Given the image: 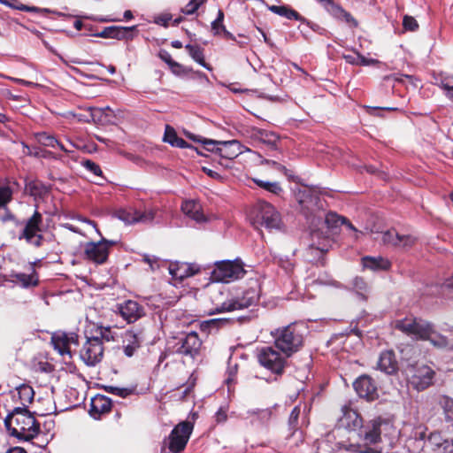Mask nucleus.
Returning <instances> with one entry per match:
<instances>
[{
	"label": "nucleus",
	"instance_id": "f257e3e1",
	"mask_svg": "<svg viewBox=\"0 0 453 453\" xmlns=\"http://www.w3.org/2000/svg\"><path fill=\"white\" fill-rule=\"evenodd\" d=\"M342 412V415L339 419L340 425L349 431H359V435L370 443L378 442L380 440L382 430L391 425L389 421L377 417L364 426L359 413L349 406H343Z\"/></svg>",
	"mask_w": 453,
	"mask_h": 453
},
{
	"label": "nucleus",
	"instance_id": "f03ea898",
	"mask_svg": "<svg viewBox=\"0 0 453 453\" xmlns=\"http://www.w3.org/2000/svg\"><path fill=\"white\" fill-rule=\"evenodd\" d=\"M395 327L412 339L427 340L437 348L452 346V339L437 333L429 322L421 319L409 317L398 319L395 322Z\"/></svg>",
	"mask_w": 453,
	"mask_h": 453
},
{
	"label": "nucleus",
	"instance_id": "7ed1b4c3",
	"mask_svg": "<svg viewBox=\"0 0 453 453\" xmlns=\"http://www.w3.org/2000/svg\"><path fill=\"white\" fill-rule=\"evenodd\" d=\"M4 425L11 435L31 441L39 434L40 426L27 408L16 407L4 418Z\"/></svg>",
	"mask_w": 453,
	"mask_h": 453
},
{
	"label": "nucleus",
	"instance_id": "20e7f679",
	"mask_svg": "<svg viewBox=\"0 0 453 453\" xmlns=\"http://www.w3.org/2000/svg\"><path fill=\"white\" fill-rule=\"evenodd\" d=\"M250 219L256 227L264 226L268 230H280L282 220L280 212L271 203L259 201L252 208Z\"/></svg>",
	"mask_w": 453,
	"mask_h": 453
},
{
	"label": "nucleus",
	"instance_id": "39448f33",
	"mask_svg": "<svg viewBox=\"0 0 453 453\" xmlns=\"http://www.w3.org/2000/svg\"><path fill=\"white\" fill-rule=\"evenodd\" d=\"M275 348L290 357L303 345V334L296 324L277 329L273 334Z\"/></svg>",
	"mask_w": 453,
	"mask_h": 453
},
{
	"label": "nucleus",
	"instance_id": "423d86ee",
	"mask_svg": "<svg viewBox=\"0 0 453 453\" xmlns=\"http://www.w3.org/2000/svg\"><path fill=\"white\" fill-rule=\"evenodd\" d=\"M426 427L418 426L413 432L411 439L418 443V448H426L434 453H453V441L444 439L438 432L431 433L426 439Z\"/></svg>",
	"mask_w": 453,
	"mask_h": 453
},
{
	"label": "nucleus",
	"instance_id": "0eeeda50",
	"mask_svg": "<svg viewBox=\"0 0 453 453\" xmlns=\"http://www.w3.org/2000/svg\"><path fill=\"white\" fill-rule=\"evenodd\" d=\"M21 231L18 235L19 241L24 240L27 244L35 248H40L45 242L44 236L42 234L43 223L42 215L35 210L34 214L24 222Z\"/></svg>",
	"mask_w": 453,
	"mask_h": 453
},
{
	"label": "nucleus",
	"instance_id": "6e6552de",
	"mask_svg": "<svg viewBox=\"0 0 453 453\" xmlns=\"http://www.w3.org/2000/svg\"><path fill=\"white\" fill-rule=\"evenodd\" d=\"M257 361L261 366L274 374H281L287 365V358L283 352H280L275 347L265 346L257 349Z\"/></svg>",
	"mask_w": 453,
	"mask_h": 453
},
{
	"label": "nucleus",
	"instance_id": "1a4fd4ad",
	"mask_svg": "<svg viewBox=\"0 0 453 453\" xmlns=\"http://www.w3.org/2000/svg\"><path fill=\"white\" fill-rule=\"evenodd\" d=\"M246 273L241 260H222L215 263L211 278L217 282H230L242 278Z\"/></svg>",
	"mask_w": 453,
	"mask_h": 453
},
{
	"label": "nucleus",
	"instance_id": "9d476101",
	"mask_svg": "<svg viewBox=\"0 0 453 453\" xmlns=\"http://www.w3.org/2000/svg\"><path fill=\"white\" fill-rule=\"evenodd\" d=\"M409 384L416 390L422 391L433 384L434 371L428 365L416 364L405 370Z\"/></svg>",
	"mask_w": 453,
	"mask_h": 453
},
{
	"label": "nucleus",
	"instance_id": "9b49d317",
	"mask_svg": "<svg viewBox=\"0 0 453 453\" xmlns=\"http://www.w3.org/2000/svg\"><path fill=\"white\" fill-rule=\"evenodd\" d=\"M257 301V292L253 288H250L245 290L242 296L231 297L230 299L223 302L220 305L217 306L211 314L243 310L255 304Z\"/></svg>",
	"mask_w": 453,
	"mask_h": 453
},
{
	"label": "nucleus",
	"instance_id": "f8f14e48",
	"mask_svg": "<svg viewBox=\"0 0 453 453\" xmlns=\"http://www.w3.org/2000/svg\"><path fill=\"white\" fill-rule=\"evenodd\" d=\"M149 326V324L139 325L125 331L123 334V350L127 357H133L137 349L141 348L142 343L147 339Z\"/></svg>",
	"mask_w": 453,
	"mask_h": 453
},
{
	"label": "nucleus",
	"instance_id": "ddd939ff",
	"mask_svg": "<svg viewBox=\"0 0 453 453\" xmlns=\"http://www.w3.org/2000/svg\"><path fill=\"white\" fill-rule=\"evenodd\" d=\"M117 243V241H110L104 237L99 242H87L84 246L85 257L95 264L103 265L108 259L110 248Z\"/></svg>",
	"mask_w": 453,
	"mask_h": 453
},
{
	"label": "nucleus",
	"instance_id": "4468645a",
	"mask_svg": "<svg viewBox=\"0 0 453 453\" xmlns=\"http://www.w3.org/2000/svg\"><path fill=\"white\" fill-rule=\"evenodd\" d=\"M116 314L127 324H134L146 316V308L135 300H125L115 306Z\"/></svg>",
	"mask_w": 453,
	"mask_h": 453
},
{
	"label": "nucleus",
	"instance_id": "2eb2a0df",
	"mask_svg": "<svg viewBox=\"0 0 453 453\" xmlns=\"http://www.w3.org/2000/svg\"><path fill=\"white\" fill-rule=\"evenodd\" d=\"M81 358L88 366H95L101 362L104 347L99 336L88 337L80 352Z\"/></svg>",
	"mask_w": 453,
	"mask_h": 453
},
{
	"label": "nucleus",
	"instance_id": "dca6fc26",
	"mask_svg": "<svg viewBox=\"0 0 453 453\" xmlns=\"http://www.w3.org/2000/svg\"><path fill=\"white\" fill-rule=\"evenodd\" d=\"M193 426L186 421L177 425L168 437V448L173 453L180 452L186 446L191 434Z\"/></svg>",
	"mask_w": 453,
	"mask_h": 453
},
{
	"label": "nucleus",
	"instance_id": "f3484780",
	"mask_svg": "<svg viewBox=\"0 0 453 453\" xmlns=\"http://www.w3.org/2000/svg\"><path fill=\"white\" fill-rule=\"evenodd\" d=\"M353 388L359 397L369 402L379 398L376 382L368 375L359 376L353 383Z\"/></svg>",
	"mask_w": 453,
	"mask_h": 453
},
{
	"label": "nucleus",
	"instance_id": "a211bd4d",
	"mask_svg": "<svg viewBox=\"0 0 453 453\" xmlns=\"http://www.w3.org/2000/svg\"><path fill=\"white\" fill-rule=\"evenodd\" d=\"M201 346L202 341L198 334L192 331L180 340L176 352L180 355L195 358L199 354Z\"/></svg>",
	"mask_w": 453,
	"mask_h": 453
},
{
	"label": "nucleus",
	"instance_id": "6ab92c4d",
	"mask_svg": "<svg viewBox=\"0 0 453 453\" xmlns=\"http://www.w3.org/2000/svg\"><path fill=\"white\" fill-rule=\"evenodd\" d=\"M276 405L265 409H250L242 416V419L246 420L252 426H266L273 415Z\"/></svg>",
	"mask_w": 453,
	"mask_h": 453
},
{
	"label": "nucleus",
	"instance_id": "aec40b11",
	"mask_svg": "<svg viewBox=\"0 0 453 453\" xmlns=\"http://www.w3.org/2000/svg\"><path fill=\"white\" fill-rule=\"evenodd\" d=\"M116 217L126 224L134 223H148L154 219V212L152 211H139L133 209L119 210L115 213Z\"/></svg>",
	"mask_w": 453,
	"mask_h": 453
},
{
	"label": "nucleus",
	"instance_id": "412c9836",
	"mask_svg": "<svg viewBox=\"0 0 453 453\" xmlns=\"http://www.w3.org/2000/svg\"><path fill=\"white\" fill-rule=\"evenodd\" d=\"M381 241L385 244L399 248H409L414 244L416 239L412 235L400 234L395 229H391L381 234Z\"/></svg>",
	"mask_w": 453,
	"mask_h": 453
},
{
	"label": "nucleus",
	"instance_id": "4be33fe9",
	"mask_svg": "<svg viewBox=\"0 0 453 453\" xmlns=\"http://www.w3.org/2000/svg\"><path fill=\"white\" fill-rule=\"evenodd\" d=\"M268 10L272 12L273 13H275L279 16L284 17L288 19H294L302 22L303 24H305L309 27H311L312 30H316L319 26L311 22L302 15H300L296 10L290 8L288 5H269Z\"/></svg>",
	"mask_w": 453,
	"mask_h": 453
},
{
	"label": "nucleus",
	"instance_id": "5701e85b",
	"mask_svg": "<svg viewBox=\"0 0 453 453\" xmlns=\"http://www.w3.org/2000/svg\"><path fill=\"white\" fill-rule=\"evenodd\" d=\"M248 130L250 137L255 142H262L273 150L277 149L280 137L276 133L257 127H250Z\"/></svg>",
	"mask_w": 453,
	"mask_h": 453
},
{
	"label": "nucleus",
	"instance_id": "b1692460",
	"mask_svg": "<svg viewBox=\"0 0 453 453\" xmlns=\"http://www.w3.org/2000/svg\"><path fill=\"white\" fill-rule=\"evenodd\" d=\"M242 153V146L237 140L220 141L217 154L226 159H234Z\"/></svg>",
	"mask_w": 453,
	"mask_h": 453
},
{
	"label": "nucleus",
	"instance_id": "393cba45",
	"mask_svg": "<svg viewBox=\"0 0 453 453\" xmlns=\"http://www.w3.org/2000/svg\"><path fill=\"white\" fill-rule=\"evenodd\" d=\"M199 268L188 263H173L169 265V273L175 280H182L196 274Z\"/></svg>",
	"mask_w": 453,
	"mask_h": 453
},
{
	"label": "nucleus",
	"instance_id": "a878e982",
	"mask_svg": "<svg viewBox=\"0 0 453 453\" xmlns=\"http://www.w3.org/2000/svg\"><path fill=\"white\" fill-rule=\"evenodd\" d=\"M181 211L189 219L196 223L201 224L206 222L207 219L202 211V205L195 200H186L181 204Z\"/></svg>",
	"mask_w": 453,
	"mask_h": 453
},
{
	"label": "nucleus",
	"instance_id": "bb28decb",
	"mask_svg": "<svg viewBox=\"0 0 453 453\" xmlns=\"http://www.w3.org/2000/svg\"><path fill=\"white\" fill-rule=\"evenodd\" d=\"M361 265L363 269H368L373 272L388 271L391 267V263L388 259L383 257H371L366 256L362 257Z\"/></svg>",
	"mask_w": 453,
	"mask_h": 453
},
{
	"label": "nucleus",
	"instance_id": "cd10ccee",
	"mask_svg": "<svg viewBox=\"0 0 453 453\" xmlns=\"http://www.w3.org/2000/svg\"><path fill=\"white\" fill-rule=\"evenodd\" d=\"M377 365L381 372L387 374L395 373L397 370V361L394 352L391 350L382 352L379 357Z\"/></svg>",
	"mask_w": 453,
	"mask_h": 453
},
{
	"label": "nucleus",
	"instance_id": "c85d7f7f",
	"mask_svg": "<svg viewBox=\"0 0 453 453\" xmlns=\"http://www.w3.org/2000/svg\"><path fill=\"white\" fill-rule=\"evenodd\" d=\"M35 396V391L33 388L27 384H21L15 388L13 394V399L16 402H19L22 405L21 408L28 407V404L32 403Z\"/></svg>",
	"mask_w": 453,
	"mask_h": 453
},
{
	"label": "nucleus",
	"instance_id": "c756f323",
	"mask_svg": "<svg viewBox=\"0 0 453 453\" xmlns=\"http://www.w3.org/2000/svg\"><path fill=\"white\" fill-rule=\"evenodd\" d=\"M163 141L176 148H193L185 140L179 137L175 129L169 125L165 126Z\"/></svg>",
	"mask_w": 453,
	"mask_h": 453
},
{
	"label": "nucleus",
	"instance_id": "7c9ffc66",
	"mask_svg": "<svg viewBox=\"0 0 453 453\" xmlns=\"http://www.w3.org/2000/svg\"><path fill=\"white\" fill-rule=\"evenodd\" d=\"M66 339L67 337L65 336V332H58L52 335L51 343L54 349L61 356L68 355L69 357H71L70 347L68 346Z\"/></svg>",
	"mask_w": 453,
	"mask_h": 453
},
{
	"label": "nucleus",
	"instance_id": "2f4dec72",
	"mask_svg": "<svg viewBox=\"0 0 453 453\" xmlns=\"http://www.w3.org/2000/svg\"><path fill=\"white\" fill-rule=\"evenodd\" d=\"M13 281L19 283L22 288L35 287L38 285V277L35 271L31 274L18 273L12 274Z\"/></svg>",
	"mask_w": 453,
	"mask_h": 453
},
{
	"label": "nucleus",
	"instance_id": "473e14b6",
	"mask_svg": "<svg viewBox=\"0 0 453 453\" xmlns=\"http://www.w3.org/2000/svg\"><path fill=\"white\" fill-rule=\"evenodd\" d=\"M436 85L444 91L445 96L453 103V75H441Z\"/></svg>",
	"mask_w": 453,
	"mask_h": 453
},
{
	"label": "nucleus",
	"instance_id": "72a5a7b5",
	"mask_svg": "<svg viewBox=\"0 0 453 453\" xmlns=\"http://www.w3.org/2000/svg\"><path fill=\"white\" fill-rule=\"evenodd\" d=\"M346 223V218L338 215L335 212H328L325 217V224L331 234H336L337 229Z\"/></svg>",
	"mask_w": 453,
	"mask_h": 453
},
{
	"label": "nucleus",
	"instance_id": "f704fd0d",
	"mask_svg": "<svg viewBox=\"0 0 453 453\" xmlns=\"http://www.w3.org/2000/svg\"><path fill=\"white\" fill-rule=\"evenodd\" d=\"M186 50L188 51L190 57L207 70H211L210 65L204 60L203 50L198 45L187 44Z\"/></svg>",
	"mask_w": 453,
	"mask_h": 453
},
{
	"label": "nucleus",
	"instance_id": "c9c22d12",
	"mask_svg": "<svg viewBox=\"0 0 453 453\" xmlns=\"http://www.w3.org/2000/svg\"><path fill=\"white\" fill-rule=\"evenodd\" d=\"M136 29V26L133 27H117L111 26V38L117 40L133 38L132 32Z\"/></svg>",
	"mask_w": 453,
	"mask_h": 453
},
{
	"label": "nucleus",
	"instance_id": "e433bc0d",
	"mask_svg": "<svg viewBox=\"0 0 453 453\" xmlns=\"http://www.w3.org/2000/svg\"><path fill=\"white\" fill-rule=\"evenodd\" d=\"M252 180L254 183H256L261 188H263L270 193H273L274 195H279L282 191V188H281L280 183L277 181H273V182L265 181V180H259L257 178H253Z\"/></svg>",
	"mask_w": 453,
	"mask_h": 453
},
{
	"label": "nucleus",
	"instance_id": "4c0bfd02",
	"mask_svg": "<svg viewBox=\"0 0 453 453\" xmlns=\"http://www.w3.org/2000/svg\"><path fill=\"white\" fill-rule=\"evenodd\" d=\"M340 449H345L347 451L353 453H377V450L373 448H371L367 445H360V444H345L339 443Z\"/></svg>",
	"mask_w": 453,
	"mask_h": 453
},
{
	"label": "nucleus",
	"instance_id": "58836bf2",
	"mask_svg": "<svg viewBox=\"0 0 453 453\" xmlns=\"http://www.w3.org/2000/svg\"><path fill=\"white\" fill-rule=\"evenodd\" d=\"M96 333V336H99L102 342L103 341L114 342L116 340L117 334L115 332H112L111 326H97Z\"/></svg>",
	"mask_w": 453,
	"mask_h": 453
},
{
	"label": "nucleus",
	"instance_id": "ea45409f",
	"mask_svg": "<svg viewBox=\"0 0 453 453\" xmlns=\"http://www.w3.org/2000/svg\"><path fill=\"white\" fill-rule=\"evenodd\" d=\"M441 406L443 409L445 419L453 422V398L449 396H442L440 401Z\"/></svg>",
	"mask_w": 453,
	"mask_h": 453
},
{
	"label": "nucleus",
	"instance_id": "a19ab883",
	"mask_svg": "<svg viewBox=\"0 0 453 453\" xmlns=\"http://www.w3.org/2000/svg\"><path fill=\"white\" fill-rule=\"evenodd\" d=\"M111 408L110 400L104 396L97 397L91 403V410L96 412H104Z\"/></svg>",
	"mask_w": 453,
	"mask_h": 453
},
{
	"label": "nucleus",
	"instance_id": "79ce46f5",
	"mask_svg": "<svg viewBox=\"0 0 453 453\" xmlns=\"http://www.w3.org/2000/svg\"><path fill=\"white\" fill-rule=\"evenodd\" d=\"M353 288L362 300L367 299L368 286L362 278L356 277L354 279Z\"/></svg>",
	"mask_w": 453,
	"mask_h": 453
},
{
	"label": "nucleus",
	"instance_id": "37998d69",
	"mask_svg": "<svg viewBox=\"0 0 453 453\" xmlns=\"http://www.w3.org/2000/svg\"><path fill=\"white\" fill-rule=\"evenodd\" d=\"M323 6L335 19H342L345 10L339 4H335L333 0H326Z\"/></svg>",
	"mask_w": 453,
	"mask_h": 453
},
{
	"label": "nucleus",
	"instance_id": "c03bdc74",
	"mask_svg": "<svg viewBox=\"0 0 453 453\" xmlns=\"http://www.w3.org/2000/svg\"><path fill=\"white\" fill-rule=\"evenodd\" d=\"M323 6L335 19H342L345 10L339 4H335L333 0H326Z\"/></svg>",
	"mask_w": 453,
	"mask_h": 453
},
{
	"label": "nucleus",
	"instance_id": "a18cd8bd",
	"mask_svg": "<svg viewBox=\"0 0 453 453\" xmlns=\"http://www.w3.org/2000/svg\"><path fill=\"white\" fill-rule=\"evenodd\" d=\"M12 199V189L9 186L0 187V208H5Z\"/></svg>",
	"mask_w": 453,
	"mask_h": 453
},
{
	"label": "nucleus",
	"instance_id": "49530a36",
	"mask_svg": "<svg viewBox=\"0 0 453 453\" xmlns=\"http://www.w3.org/2000/svg\"><path fill=\"white\" fill-rule=\"evenodd\" d=\"M37 140L38 142L46 147H56V144H58V140L53 136L50 135L45 132L40 133L37 134Z\"/></svg>",
	"mask_w": 453,
	"mask_h": 453
},
{
	"label": "nucleus",
	"instance_id": "de8ad7c7",
	"mask_svg": "<svg viewBox=\"0 0 453 453\" xmlns=\"http://www.w3.org/2000/svg\"><path fill=\"white\" fill-rule=\"evenodd\" d=\"M158 57L162 61L168 65L173 72H175L173 67L181 68V65L172 58L171 54L167 50H160L158 52Z\"/></svg>",
	"mask_w": 453,
	"mask_h": 453
},
{
	"label": "nucleus",
	"instance_id": "09e8293b",
	"mask_svg": "<svg viewBox=\"0 0 453 453\" xmlns=\"http://www.w3.org/2000/svg\"><path fill=\"white\" fill-rule=\"evenodd\" d=\"M204 2L205 0H190L185 7L181 9V12L185 15L194 14Z\"/></svg>",
	"mask_w": 453,
	"mask_h": 453
},
{
	"label": "nucleus",
	"instance_id": "8fccbe9b",
	"mask_svg": "<svg viewBox=\"0 0 453 453\" xmlns=\"http://www.w3.org/2000/svg\"><path fill=\"white\" fill-rule=\"evenodd\" d=\"M104 390L109 394L120 397H127L131 393V390L127 388H119L114 386H105Z\"/></svg>",
	"mask_w": 453,
	"mask_h": 453
},
{
	"label": "nucleus",
	"instance_id": "3c124183",
	"mask_svg": "<svg viewBox=\"0 0 453 453\" xmlns=\"http://www.w3.org/2000/svg\"><path fill=\"white\" fill-rule=\"evenodd\" d=\"M403 27L406 31H417L418 28V24L417 20L409 15H405L403 19Z\"/></svg>",
	"mask_w": 453,
	"mask_h": 453
},
{
	"label": "nucleus",
	"instance_id": "603ef678",
	"mask_svg": "<svg viewBox=\"0 0 453 453\" xmlns=\"http://www.w3.org/2000/svg\"><path fill=\"white\" fill-rule=\"evenodd\" d=\"M301 414V405H296L291 411L288 418V425L291 429L297 428L298 418Z\"/></svg>",
	"mask_w": 453,
	"mask_h": 453
},
{
	"label": "nucleus",
	"instance_id": "864d4df0",
	"mask_svg": "<svg viewBox=\"0 0 453 453\" xmlns=\"http://www.w3.org/2000/svg\"><path fill=\"white\" fill-rule=\"evenodd\" d=\"M81 165L90 173L95 174L96 176L102 175V170L100 166L96 164L94 161L86 159L81 162Z\"/></svg>",
	"mask_w": 453,
	"mask_h": 453
},
{
	"label": "nucleus",
	"instance_id": "5fc2aeb1",
	"mask_svg": "<svg viewBox=\"0 0 453 453\" xmlns=\"http://www.w3.org/2000/svg\"><path fill=\"white\" fill-rule=\"evenodd\" d=\"M228 405H222L219 408L214 415V419L217 424H223L227 420Z\"/></svg>",
	"mask_w": 453,
	"mask_h": 453
},
{
	"label": "nucleus",
	"instance_id": "6e6d98bb",
	"mask_svg": "<svg viewBox=\"0 0 453 453\" xmlns=\"http://www.w3.org/2000/svg\"><path fill=\"white\" fill-rule=\"evenodd\" d=\"M220 141L211 140V139H206L203 138L201 141V143L203 145V148L211 152L217 153V148L219 146Z\"/></svg>",
	"mask_w": 453,
	"mask_h": 453
},
{
	"label": "nucleus",
	"instance_id": "4d7b16f0",
	"mask_svg": "<svg viewBox=\"0 0 453 453\" xmlns=\"http://www.w3.org/2000/svg\"><path fill=\"white\" fill-rule=\"evenodd\" d=\"M224 13L221 10L218 12V17L215 20L211 22V29L214 31L215 35H218L221 30V26L223 25Z\"/></svg>",
	"mask_w": 453,
	"mask_h": 453
},
{
	"label": "nucleus",
	"instance_id": "13d9d810",
	"mask_svg": "<svg viewBox=\"0 0 453 453\" xmlns=\"http://www.w3.org/2000/svg\"><path fill=\"white\" fill-rule=\"evenodd\" d=\"M173 16L170 13H162L155 17L154 23L159 26H163L165 27H168L169 21L172 19Z\"/></svg>",
	"mask_w": 453,
	"mask_h": 453
},
{
	"label": "nucleus",
	"instance_id": "bf43d9fd",
	"mask_svg": "<svg viewBox=\"0 0 453 453\" xmlns=\"http://www.w3.org/2000/svg\"><path fill=\"white\" fill-rule=\"evenodd\" d=\"M377 63H378V61L376 59L367 58L360 54L358 55V65H357L367 66V65H374Z\"/></svg>",
	"mask_w": 453,
	"mask_h": 453
},
{
	"label": "nucleus",
	"instance_id": "052dcab7",
	"mask_svg": "<svg viewBox=\"0 0 453 453\" xmlns=\"http://www.w3.org/2000/svg\"><path fill=\"white\" fill-rule=\"evenodd\" d=\"M143 261L150 265V269L154 271L156 267H157V259L156 257L150 256V255H144L143 256Z\"/></svg>",
	"mask_w": 453,
	"mask_h": 453
},
{
	"label": "nucleus",
	"instance_id": "680f3d73",
	"mask_svg": "<svg viewBox=\"0 0 453 453\" xmlns=\"http://www.w3.org/2000/svg\"><path fill=\"white\" fill-rule=\"evenodd\" d=\"M341 20L345 21L347 24H349L351 27H357V20L351 16V14L348 12H344L342 15V19H340Z\"/></svg>",
	"mask_w": 453,
	"mask_h": 453
},
{
	"label": "nucleus",
	"instance_id": "e2e57ef3",
	"mask_svg": "<svg viewBox=\"0 0 453 453\" xmlns=\"http://www.w3.org/2000/svg\"><path fill=\"white\" fill-rule=\"evenodd\" d=\"M309 250L311 252L316 251L319 254H322V253H324V252L328 250V246L326 244H320V243H319V246L315 247V244L312 243L310 246Z\"/></svg>",
	"mask_w": 453,
	"mask_h": 453
},
{
	"label": "nucleus",
	"instance_id": "0e129e2a",
	"mask_svg": "<svg viewBox=\"0 0 453 453\" xmlns=\"http://www.w3.org/2000/svg\"><path fill=\"white\" fill-rule=\"evenodd\" d=\"M65 336L67 337L66 341L68 342V346L70 347V344L78 345V334L76 333H65Z\"/></svg>",
	"mask_w": 453,
	"mask_h": 453
},
{
	"label": "nucleus",
	"instance_id": "69168bd1",
	"mask_svg": "<svg viewBox=\"0 0 453 453\" xmlns=\"http://www.w3.org/2000/svg\"><path fill=\"white\" fill-rule=\"evenodd\" d=\"M96 36L101 38H111V27H104L101 32L96 34Z\"/></svg>",
	"mask_w": 453,
	"mask_h": 453
},
{
	"label": "nucleus",
	"instance_id": "338daca9",
	"mask_svg": "<svg viewBox=\"0 0 453 453\" xmlns=\"http://www.w3.org/2000/svg\"><path fill=\"white\" fill-rule=\"evenodd\" d=\"M358 55H359V53H357L356 56L343 55V58L346 60L347 63L357 65H358Z\"/></svg>",
	"mask_w": 453,
	"mask_h": 453
},
{
	"label": "nucleus",
	"instance_id": "774afa93",
	"mask_svg": "<svg viewBox=\"0 0 453 453\" xmlns=\"http://www.w3.org/2000/svg\"><path fill=\"white\" fill-rule=\"evenodd\" d=\"M218 321L216 319H211L209 321L203 322L201 325V329L203 331H210V327H214L217 325Z\"/></svg>",
	"mask_w": 453,
	"mask_h": 453
}]
</instances>
